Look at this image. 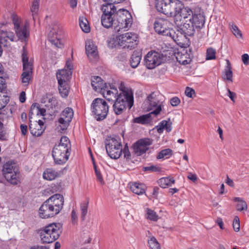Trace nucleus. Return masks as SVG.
<instances>
[{
  "instance_id": "nucleus-1",
  "label": "nucleus",
  "mask_w": 249,
  "mask_h": 249,
  "mask_svg": "<svg viewBox=\"0 0 249 249\" xmlns=\"http://www.w3.org/2000/svg\"><path fill=\"white\" fill-rule=\"evenodd\" d=\"M175 18L183 19L182 25L180 29L187 35H194L196 30H199L204 25L205 19L201 14H193L192 10L188 7H184L179 12V14Z\"/></svg>"
},
{
  "instance_id": "nucleus-2",
  "label": "nucleus",
  "mask_w": 249,
  "mask_h": 249,
  "mask_svg": "<svg viewBox=\"0 0 249 249\" xmlns=\"http://www.w3.org/2000/svg\"><path fill=\"white\" fill-rule=\"evenodd\" d=\"M64 197L60 194H55L50 197L40 206L38 215L42 219L53 217L58 214L63 208Z\"/></svg>"
},
{
  "instance_id": "nucleus-3",
  "label": "nucleus",
  "mask_w": 249,
  "mask_h": 249,
  "mask_svg": "<svg viewBox=\"0 0 249 249\" xmlns=\"http://www.w3.org/2000/svg\"><path fill=\"white\" fill-rule=\"evenodd\" d=\"M120 93L113 105V110L116 115H120L126 109L130 108L133 105V95L132 89L126 87L124 82H121L118 87Z\"/></svg>"
},
{
  "instance_id": "nucleus-4",
  "label": "nucleus",
  "mask_w": 249,
  "mask_h": 249,
  "mask_svg": "<svg viewBox=\"0 0 249 249\" xmlns=\"http://www.w3.org/2000/svg\"><path fill=\"white\" fill-rule=\"evenodd\" d=\"M183 3L179 0H156L157 10L168 16L175 18L183 8Z\"/></svg>"
},
{
  "instance_id": "nucleus-5",
  "label": "nucleus",
  "mask_w": 249,
  "mask_h": 249,
  "mask_svg": "<svg viewBox=\"0 0 249 249\" xmlns=\"http://www.w3.org/2000/svg\"><path fill=\"white\" fill-rule=\"evenodd\" d=\"M114 30L116 32H119L122 29L127 30L132 24V17L127 10H119L114 15Z\"/></svg>"
},
{
  "instance_id": "nucleus-6",
  "label": "nucleus",
  "mask_w": 249,
  "mask_h": 249,
  "mask_svg": "<svg viewBox=\"0 0 249 249\" xmlns=\"http://www.w3.org/2000/svg\"><path fill=\"white\" fill-rule=\"evenodd\" d=\"M61 232L59 224L52 223L39 231L41 241L44 243H51L57 240Z\"/></svg>"
},
{
  "instance_id": "nucleus-7",
  "label": "nucleus",
  "mask_w": 249,
  "mask_h": 249,
  "mask_svg": "<svg viewBox=\"0 0 249 249\" xmlns=\"http://www.w3.org/2000/svg\"><path fill=\"white\" fill-rule=\"evenodd\" d=\"M150 110H152L150 113L142 115L134 119V122L141 124H147L151 121V116L152 114L157 116L162 110V105L157 99L153 98L151 94L148 97Z\"/></svg>"
},
{
  "instance_id": "nucleus-8",
  "label": "nucleus",
  "mask_w": 249,
  "mask_h": 249,
  "mask_svg": "<svg viewBox=\"0 0 249 249\" xmlns=\"http://www.w3.org/2000/svg\"><path fill=\"white\" fill-rule=\"evenodd\" d=\"M2 173L6 180L11 184L17 185L20 182V174L15 163L6 162L3 165Z\"/></svg>"
},
{
  "instance_id": "nucleus-9",
  "label": "nucleus",
  "mask_w": 249,
  "mask_h": 249,
  "mask_svg": "<svg viewBox=\"0 0 249 249\" xmlns=\"http://www.w3.org/2000/svg\"><path fill=\"white\" fill-rule=\"evenodd\" d=\"M106 151L108 156L113 159H118L122 154V145L121 139L109 138L106 141Z\"/></svg>"
},
{
  "instance_id": "nucleus-10",
  "label": "nucleus",
  "mask_w": 249,
  "mask_h": 249,
  "mask_svg": "<svg viewBox=\"0 0 249 249\" xmlns=\"http://www.w3.org/2000/svg\"><path fill=\"white\" fill-rule=\"evenodd\" d=\"M91 108L97 121L105 119L108 112V106L105 100L101 98L95 99L92 103Z\"/></svg>"
},
{
  "instance_id": "nucleus-11",
  "label": "nucleus",
  "mask_w": 249,
  "mask_h": 249,
  "mask_svg": "<svg viewBox=\"0 0 249 249\" xmlns=\"http://www.w3.org/2000/svg\"><path fill=\"white\" fill-rule=\"evenodd\" d=\"M12 21L18 39L22 41H25L29 36V25L28 22L23 23L21 19L16 15L12 16Z\"/></svg>"
},
{
  "instance_id": "nucleus-12",
  "label": "nucleus",
  "mask_w": 249,
  "mask_h": 249,
  "mask_svg": "<svg viewBox=\"0 0 249 249\" xmlns=\"http://www.w3.org/2000/svg\"><path fill=\"white\" fill-rule=\"evenodd\" d=\"M22 61L23 63V72L21 76V82L24 86H27L32 77L33 73V65L29 61L27 52L25 50V46L23 47L22 54Z\"/></svg>"
},
{
  "instance_id": "nucleus-13",
  "label": "nucleus",
  "mask_w": 249,
  "mask_h": 249,
  "mask_svg": "<svg viewBox=\"0 0 249 249\" xmlns=\"http://www.w3.org/2000/svg\"><path fill=\"white\" fill-rule=\"evenodd\" d=\"M118 44L124 48L131 50L138 44V37L137 34L128 32L117 36Z\"/></svg>"
},
{
  "instance_id": "nucleus-14",
  "label": "nucleus",
  "mask_w": 249,
  "mask_h": 249,
  "mask_svg": "<svg viewBox=\"0 0 249 249\" xmlns=\"http://www.w3.org/2000/svg\"><path fill=\"white\" fill-rule=\"evenodd\" d=\"M164 61L163 54L155 51L148 52L144 57V65L148 69H153Z\"/></svg>"
},
{
  "instance_id": "nucleus-15",
  "label": "nucleus",
  "mask_w": 249,
  "mask_h": 249,
  "mask_svg": "<svg viewBox=\"0 0 249 249\" xmlns=\"http://www.w3.org/2000/svg\"><path fill=\"white\" fill-rule=\"evenodd\" d=\"M70 151L61 146H54L52 151V156L56 164H63L66 162L70 156Z\"/></svg>"
},
{
  "instance_id": "nucleus-16",
  "label": "nucleus",
  "mask_w": 249,
  "mask_h": 249,
  "mask_svg": "<svg viewBox=\"0 0 249 249\" xmlns=\"http://www.w3.org/2000/svg\"><path fill=\"white\" fill-rule=\"evenodd\" d=\"M73 65L71 60H68L66 62L64 69L59 70L56 73V77L58 83H68L71 77Z\"/></svg>"
},
{
  "instance_id": "nucleus-17",
  "label": "nucleus",
  "mask_w": 249,
  "mask_h": 249,
  "mask_svg": "<svg viewBox=\"0 0 249 249\" xmlns=\"http://www.w3.org/2000/svg\"><path fill=\"white\" fill-rule=\"evenodd\" d=\"M74 115L73 109L69 107L66 108L61 113L58 123L63 130L67 128L71 121Z\"/></svg>"
},
{
  "instance_id": "nucleus-18",
  "label": "nucleus",
  "mask_w": 249,
  "mask_h": 249,
  "mask_svg": "<svg viewBox=\"0 0 249 249\" xmlns=\"http://www.w3.org/2000/svg\"><path fill=\"white\" fill-rule=\"evenodd\" d=\"M170 23L166 19L157 18L154 22V29L159 34L168 36L171 29L169 27Z\"/></svg>"
},
{
  "instance_id": "nucleus-19",
  "label": "nucleus",
  "mask_w": 249,
  "mask_h": 249,
  "mask_svg": "<svg viewBox=\"0 0 249 249\" xmlns=\"http://www.w3.org/2000/svg\"><path fill=\"white\" fill-rule=\"evenodd\" d=\"M101 93L107 101L113 102L117 100L118 96H120L117 88L110 83L105 85V89L102 91Z\"/></svg>"
},
{
  "instance_id": "nucleus-20",
  "label": "nucleus",
  "mask_w": 249,
  "mask_h": 249,
  "mask_svg": "<svg viewBox=\"0 0 249 249\" xmlns=\"http://www.w3.org/2000/svg\"><path fill=\"white\" fill-rule=\"evenodd\" d=\"M32 117L29 116V130L31 133L35 136L38 137L41 136L46 129L44 122L41 120L32 123L31 119Z\"/></svg>"
},
{
  "instance_id": "nucleus-21",
  "label": "nucleus",
  "mask_w": 249,
  "mask_h": 249,
  "mask_svg": "<svg viewBox=\"0 0 249 249\" xmlns=\"http://www.w3.org/2000/svg\"><path fill=\"white\" fill-rule=\"evenodd\" d=\"M153 141L148 138L141 139L134 145L135 152L138 155H142L145 153L149 147L152 144Z\"/></svg>"
},
{
  "instance_id": "nucleus-22",
  "label": "nucleus",
  "mask_w": 249,
  "mask_h": 249,
  "mask_svg": "<svg viewBox=\"0 0 249 249\" xmlns=\"http://www.w3.org/2000/svg\"><path fill=\"white\" fill-rule=\"evenodd\" d=\"M193 35H187L185 34L180 29V26L178 29L175 32L174 30L171 29L168 36H170L177 44H182L185 39H187V36H191Z\"/></svg>"
},
{
  "instance_id": "nucleus-23",
  "label": "nucleus",
  "mask_w": 249,
  "mask_h": 249,
  "mask_svg": "<svg viewBox=\"0 0 249 249\" xmlns=\"http://www.w3.org/2000/svg\"><path fill=\"white\" fill-rule=\"evenodd\" d=\"M58 27L55 25L50 30L48 35L49 41L56 47H59L60 45V36L58 34Z\"/></svg>"
},
{
  "instance_id": "nucleus-24",
  "label": "nucleus",
  "mask_w": 249,
  "mask_h": 249,
  "mask_svg": "<svg viewBox=\"0 0 249 249\" xmlns=\"http://www.w3.org/2000/svg\"><path fill=\"white\" fill-rule=\"evenodd\" d=\"M15 36L14 33L10 31H0V42L4 46L8 45L9 41H15Z\"/></svg>"
},
{
  "instance_id": "nucleus-25",
  "label": "nucleus",
  "mask_w": 249,
  "mask_h": 249,
  "mask_svg": "<svg viewBox=\"0 0 249 249\" xmlns=\"http://www.w3.org/2000/svg\"><path fill=\"white\" fill-rule=\"evenodd\" d=\"M107 83H104L103 81L99 76H95L91 77V84L94 90L96 91L102 92L103 89H105V85Z\"/></svg>"
},
{
  "instance_id": "nucleus-26",
  "label": "nucleus",
  "mask_w": 249,
  "mask_h": 249,
  "mask_svg": "<svg viewBox=\"0 0 249 249\" xmlns=\"http://www.w3.org/2000/svg\"><path fill=\"white\" fill-rule=\"evenodd\" d=\"M86 51L89 58H97L98 52L97 47L91 40H88L86 42Z\"/></svg>"
},
{
  "instance_id": "nucleus-27",
  "label": "nucleus",
  "mask_w": 249,
  "mask_h": 249,
  "mask_svg": "<svg viewBox=\"0 0 249 249\" xmlns=\"http://www.w3.org/2000/svg\"><path fill=\"white\" fill-rule=\"evenodd\" d=\"M175 56L177 61L180 64L186 65L191 61L189 54L185 50L178 52Z\"/></svg>"
},
{
  "instance_id": "nucleus-28",
  "label": "nucleus",
  "mask_w": 249,
  "mask_h": 249,
  "mask_svg": "<svg viewBox=\"0 0 249 249\" xmlns=\"http://www.w3.org/2000/svg\"><path fill=\"white\" fill-rule=\"evenodd\" d=\"M101 23L102 25L106 28L110 27H113L114 28V15L103 14L101 17Z\"/></svg>"
},
{
  "instance_id": "nucleus-29",
  "label": "nucleus",
  "mask_w": 249,
  "mask_h": 249,
  "mask_svg": "<svg viewBox=\"0 0 249 249\" xmlns=\"http://www.w3.org/2000/svg\"><path fill=\"white\" fill-rule=\"evenodd\" d=\"M145 189L146 187L144 184L138 182L130 183V189L131 191L138 195L144 193Z\"/></svg>"
},
{
  "instance_id": "nucleus-30",
  "label": "nucleus",
  "mask_w": 249,
  "mask_h": 249,
  "mask_svg": "<svg viewBox=\"0 0 249 249\" xmlns=\"http://www.w3.org/2000/svg\"><path fill=\"white\" fill-rule=\"evenodd\" d=\"M142 53L139 51L133 52L130 59V65L133 68H137L139 65L142 59Z\"/></svg>"
},
{
  "instance_id": "nucleus-31",
  "label": "nucleus",
  "mask_w": 249,
  "mask_h": 249,
  "mask_svg": "<svg viewBox=\"0 0 249 249\" xmlns=\"http://www.w3.org/2000/svg\"><path fill=\"white\" fill-rule=\"evenodd\" d=\"M59 176V172L52 168L46 169L43 173V178L47 180H53Z\"/></svg>"
},
{
  "instance_id": "nucleus-32",
  "label": "nucleus",
  "mask_w": 249,
  "mask_h": 249,
  "mask_svg": "<svg viewBox=\"0 0 249 249\" xmlns=\"http://www.w3.org/2000/svg\"><path fill=\"white\" fill-rule=\"evenodd\" d=\"M175 182V180L174 178L170 177L161 178L158 181L159 185L163 188L171 186Z\"/></svg>"
},
{
  "instance_id": "nucleus-33",
  "label": "nucleus",
  "mask_w": 249,
  "mask_h": 249,
  "mask_svg": "<svg viewBox=\"0 0 249 249\" xmlns=\"http://www.w3.org/2000/svg\"><path fill=\"white\" fill-rule=\"evenodd\" d=\"M101 9L103 13V14L114 15L117 12L116 7L112 2H108L107 3L103 4Z\"/></svg>"
},
{
  "instance_id": "nucleus-34",
  "label": "nucleus",
  "mask_w": 249,
  "mask_h": 249,
  "mask_svg": "<svg viewBox=\"0 0 249 249\" xmlns=\"http://www.w3.org/2000/svg\"><path fill=\"white\" fill-rule=\"evenodd\" d=\"M227 66L224 70V74L222 78L224 80L232 81V71H231V67L229 60H226Z\"/></svg>"
},
{
  "instance_id": "nucleus-35",
  "label": "nucleus",
  "mask_w": 249,
  "mask_h": 249,
  "mask_svg": "<svg viewBox=\"0 0 249 249\" xmlns=\"http://www.w3.org/2000/svg\"><path fill=\"white\" fill-rule=\"evenodd\" d=\"M69 89L70 88L68 83H58V90L62 97L68 96Z\"/></svg>"
},
{
  "instance_id": "nucleus-36",
  "label": "nucleus",
  "mask_w": 249,
  "mask_h": 249,
  "mask_svg": "<svg viewBox=\"0 0 249 249\" xmlns=\"http://www.w3.org/2000/svg\"><path fill=\"white\" fill-rule=\"evenodd\" d=\"M34 110L36 111V113L37 115H40L43 116L45 115L46 109L43 108H40L38 104L34 103L31 106L29 112L30 116L31 115H33V111Z\"/></svg>"
},
{
  "instance_id": "nucleus-37",
  "label": "nucleus",
  "mask_w": 249,
  "mask_h": 249,
  "mask_svg": "<svg viewBox=\"0 0 249 249\" xmlns=\"http://www.w3.org/2000/svg\"><path fill=\"white\" fill-rule=\"evenodd\" d=\"M40 0H34L30 7V12L33 18L35 20V17L37 15L39 8Z\"/></svg>"
},
{
  "instance_id": "nucleus-38",
  "label": "nucleus",
  "mask_w": 249,
  "mask_h": 249,
  "mask_svg": "<svg viewBox=\"0 0 249 249\" xmlns=\"http://www.w3.org/2000/svg\"><path fill=\"white\" fill-rule=\"evenodd\" d=\"M79 25L82 31L85 33L90 31V27L87 19L84 17H80L79 18Z\"/></svg>"
},
{
  "instance_id": "nucleus-39",
  "label": "nucleus",
  "mask_w": 249,
  "mask_h": 249,
  "mask_svg": "<svg viewBox=\"0 0 249 249\" xmlns=\"http://www.w3.org/2000/svg\"><path fill=\"white\" fill-rule=\"evenodd\" d=\"M12 111L11 109L8 107H4V108L0 110V120L4 121L11 117Z\"/></svg>"
},
{
  "instance_id": "nucleus-40",
  "label": "nucleus",
  "mask_w": 249,
  "mask_h": 249,
  "mask_svg": "<svg viewBox=\"0 0 249 249\" xmlns=\"http://www.w3.org/2000/svg\"><path fill=\"white\" fill-rule=\"evenodd\" d=\"M234 201L237 202V210L238 211H246L247 210V204L246 201L242 199L240 197H235Z\"/></svg>"
},
{
  "instance_id": "nucleus-41",
  "label": "nucleus",
  "mask_w": 249,
  "mask_h": 249,
  "mask_svg": "<svg viewBox=\"0 0 249 249\" xmlns=\"http://www.w3.org/2000/svg\"><path fill=\"white\" fill-rule=\"evenodd\" d=\"M55 146L65 147V149H66V150H70L71 148L70 141L67 137L63 136L60 139L59 144Z\"/></svg>"
},
{
  "instance_id": "nucleus-42",
  "label": "nucleus",
  "mask_w": 249,
  "mask_h": 249,
  "mask_svg": "<svg viewBox=\"0 0 249 249\" xmlns=\"http://www.w3.org/2000/svg\"><path fill=\"white\" fill-rule=\"evenodd\" d=\"M146 216L147 219L153 221H157L159 219V216L157 213L148 208L146 210Z\"/></svg>"
},
{
  "instance_id": "nucleus-43",
  "label": "nucleus",
  "mask_w": 249,
  "mask_h": 249,
  "mask_svg": "<svg viewBox=\"0 0 249 249\" xmlns=\"http://www.w3.org/2000/svg\"><path fill=\"white\" fill-rule=\"evenodd\" d=\"M172 155V150L170 149H165L161 150L157 155V159H168Z\"/></svg>"
},
{
  "instance_id": "nucleus-44",
  "label": "nucleus",
  "mask_w": 249,
  "mask_h": 249,
  "mask_svg": "<svg viewBox=\"0 0 249 249\" xmlns=\"http://www.w3.org/2000/svg\"><path fill=\"white\" fill-rule=\"evenodd\" d=\"M148 243L151 249H161L159 243L154 237H151L148 240Z\"/></svg>"
},
{
  "instance_id": "nucleus-45",
  "label": "nucleus",
  "mask_w": 249,
  "mask_h": 249,
  "mask_svg": "<svg viewBox=\"0 0 249 249\" xmlns=\"http://www.w3.org/2000/svg\"><path fill=\"white\" fill-rule=\"evenodd\" d=\"M9 102V97L4 94H0V110L4 108Z\"/></svg>"
},
{
  "instance_id": "nucleus-46",
  "label": "nucleus",
  "mask_w": 249,
  "mask_h": 249,
  "mask_svg": "<svg viewBox=\"0 0 249 249\" xmlns=\"http://www.w3.org/2000/svg\"><path fill=\"white\" fill-rule=\"evenodd\" d=\"M215 50L212 48H209L206 52V60H212L215 59Z\"/></svg>"
},
{
  "instance_id": "nucleus-47",
  "label": "nucleus",
  "mask_w": 249,
  "mask_h": 249,
  "mask_svg": "<svg viewBox=\"0 0 249 249\" xmlns=\"http://www.w3.org/2000/svg\"><path fill=\"white\" fill-rule=\"evenodd\" d=\"M88 203L83 202L81 204L80 210L81 212V218L83 220H85V216L88 212Z\"/></svg>"
},
{
  "instance_id": "nucleus-48",
  "label": "nucleus",
  "mask_w": 249,
  "mask_h": 249,
  "mask_svg": "<svg viewBox=\"0 0 249 249\" xmlns=\"http://www.w3.org/2000/svg\"><path fill=\"white\" fill-rule=\"evenodd\" d=\"M231 31L237 38H242V34L241 31L236 26L232 25L231 28Z\"/></svg>"
},
{
  "instance_id": "nucleus-49",
  "label": "nucleus",
  "mask_w": 249,
  "mask_h": 249,
  "mask_svg": "<svg viewBox=\"0 0 249 249\" xmlns=\"http://www.w3.org/2000/svg\"><path fill=\"white\" fill-rule=\"evenodd\" d=\"M233 228L234 230L237 232L239 231L240 225V220L238 216H236L234 217L233 223H232Z\"/></svg>"
},
{
  "instance_id": "nucleus-50",
  "label": "nucleus",
  "mask_w": 249,
  "mask_h": 249,
  "mask_svg": "<svg viewBox=\"0 0 249 249\" xmlns=\"http://www.w3.org/2000/svg\"><path fill=\"white\" fill-rule=\"evenodd\" d=\"M167 121L165 120L162 121L156 126L158 133H161L163 132V129H165L167 125Z\"/></svg>"
},
{
  "instance_id": "nucleus-51",
  "label": "nucleus",
  "mask_w": 249,
  "mask_h": 249,
  "mask_svg": "<svg viewBox=\"0 0 249 249\" xmlns=\"http://www.w3.org/2000/svg\"><path fill=\"white\" fill-rule=\"evenodd\" d=\"M53 103V104L56 101L55 98L53 97L51 94H46V96L42 99V102L46 103Z\"/></svg>"
},
{
  "instance_id": "nucleus-52",
  "label": "nucleus",
  "mask_w": 249,
  "mask_h": 249,
  "mask_svg": "<svg viewBox=\"0 0 249 249\" xmlns=\"http://www.w3.org/2000/svg\"><path fill=\"white\" fill-rule=\"evenodd\" d=\"M94 168L97 180H98V181L100 182V183L103 184L104 183V181L101 173L99 170H97V167L95 165L94 166Z\"/></svg>"
},
{
  "instance_id": "nucleus-53",
  "label": "nucleus",
  "mask_w": 249,
  "mask_h": 249,
  "mask_svg": "<svg viewBox=\"0 0 249 249\" xmlns=\"http://www.w3.org/2000/svg\"><path fill=\"white\" fill-rule=\"evenodd\" d=\"M185 93L187 97L193 98V95L195 94V91L193 89L187 87L186 89Z\"/></svg>"
},
{
  "instance_id": "nucleus-54",
  "label": "nucleus",
  "mask_w": 249,
  "mask_h": 249,
  "mask_svg": "<svg viewBox=\"0 0 249 249\" xmlns=\"http://www.w3.org/2000/svg\"><path fill=\"white\" fill-rule=\"evenodd\" d=\"M180 102V99L177 97H174L170 100L171 105L173 107L177 106Z\"/></svg>"
},
{
  "instance_id": "nucleus-55",
  "label": "nucleus",
  "mask_w": 249,
  "mask_h": 249,
  "mask_svg": "<svg viewBox=\"0 0 249 249\" xmlns=\"http://www.w3.org/2000/svg\"><path fill=\"white\" fill-rule=\"evenodd\" d=\"M71 220L72 223L74 225L77 223V215L74 210H72L71 212Z\"/></svg>"
},
{
  "instance_id": "nucleus-56",
  "label": "nucleus",
  "mask_w": 249,
  "mask_h": 249,
  "mask_svg": "<svg viewBox=\"0 0 249 249\" xmlns=\"http://www.w3.org/2000/svg\"><path fill=\"white\" fill-rule=\"evenodd\" d=\"M228 93H227V96L229 97V98L231 99V100L234 102L235 100L234 99L236 97V94L235 93L231 91L230 89H227Z\"/></svg>"
},
{
  "instance_id": "nucleus-57",
  "label": "nucleus",
  "mask_w": 249,
  "mask_h": 249,
  "mask_svg": "<svg viewBox=\"0 0 249 249\" xmlns=\"http://www.w3.org/2000/svg\"><path fill=\"white\" fill-rule=\"evenodd\" d=\"M187 178L191 180L194 182L196 181L198 179L197 177L196 174L191 173L188 174Z\"/></svg>"
},
{
  "instance_id": "nucleus-58",
  "label": "nucleus",
  "mask_w": 249,
  "mask_h": 249,
  "mask_svg": "<svg viewBox=\"0 0 249 249\" xmlns=\"http://www.w3.org/2000/svg\"><path fill=\"white\" fill-rule=\"evenodd\" d=\"M242 60L245 65L249 63V55L247 53L243 54L242 55Z\"/></svg>"
},
{
  "instance_id": "nucleus-59",
  "label": "nucleus",
  "mask_w": 249,
  "mask_h": 249,
  "mask_svg": "<svg viewBox=\"0 0 249 249\" xmlns=\"http://www.w3.org/2000/svg\"><path fill=\"white\" fill-rule=\"evenodd\" d=\"M21 133L25 136L27 133V125L26 124H21L20 125Z\"/></svg>"
},
{
  "instance_id": "nucleus-60",
  "label": "nucleus",
  "mask_w": 249,
  "mask_h": 249,
  "mask_svg": "<svg viewBox=\"0 0 249 249\" xmlns=\"http://www.w3.org/2000/svg\"><path fill=\"white\" fill-rule=\"evenodd\" d=\"M120 214L122 215L127 216L129 214V211L127 209L122 207L120 210Z\"/></svg>"
},
{
  "instance_id": "nucleus-61",
  "label": "nucleus",
  "mask_w": 249,
  "mask_h": 249,
  "mask_svg": "<svg viewBox=\"0 0 249 249\" xmlns=\"http://www.w3.org/2000/svg\"><path fill=\"white\" fill-rule=\"evenodd\" d=\"M124 157L126 159H129L130 157V153L128 150V147H125L124 150Z\"/></svg>"
},
{
  "instance_id": "nucleus-62",
  "label": "nucleus",
  "mask_w": 249,
  "mask_h": 249,
  "mask_svg": "<svg viewBox=\"0 0 249 249\" xmlns=\"http://www.w3.org/2000/svg\"><path fill=\"white\" fill-rule=\"evenodd\" d=\"M26 100V94L24 91H22L19 96V101L21 103L25 102Z\"/></svg>"
},
{
  "instance_id": "nucleus-63",
  "label": "nucleus",
  "mask_w": 249,
  "mask_h": 249,
  "mask_svg": "<svg viewBox=\"0 0 249 249\" xmlns=\"http://www.w3.org/2000/svg\"><path fill=\"white\" fill-rule=\"evenodd\" d=\"M225 182L226 184H227L228 185H229L231 187H233V186H234V183H233V180L231 179L230 178H229L228 176H227Z\"/></svg>"
},
{
  "instance_id": "nucleus-64",
  "label": "nucleus",
  "mask_w": 249,
  "mask_h": 249,
  "mask_svg": "<svg viewBox=\"0 0 249 249\" xmlns=\"http://www.w3.org/2000/svg\"><path fill=\"white\" fill-rule=\"evenodd\" d=\"M5 82L4 79L2 77H0V91H1L4 89Z\"/></svg>"
}]
</instances>
